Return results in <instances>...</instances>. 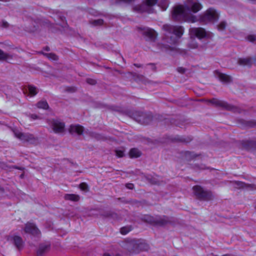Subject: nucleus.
<instances>
[{"instance_id":"f3484780","label":"nucleus","mask_w":256,"mask_h":256,"mask_svg":"<svg viewBox=\"0 0 256 256\" xmlns=\"http://www.w3.org/2000/svg\"><path fill=\"white\" fill-rule=\"evenodd\" d=\"M154 222L158 225L162 226H165L169 223H170L171 221L169 220V218L168 217L166 216H162L156 218Z\"/></svg>"},{"instance_id":"4c0bfd02","label":"nucleus","mask_w":256,"mask_h":256,"mask_svg":"<svg viewBox=\"0 0 256 256\" xmlns=\"http://www.w3.org/2000/svg\"><path fill=\"white\" fill-rule=\"evenodd\" d=\"M0 26L4 28H7L8 26V24L6 21H2Z\"/></svg>"},{"instance_id":"7ed1b4c3","label":"nucleus","mask_w":256,"mask_h":256,"mask_svg":"<svg viewBox=\"0 0 256 256\" xmlns=\"http://www.w3.org/2000/svg\"><path fill=\"white\" fill-rule=\"evenodd\" d=\"M148 245L142 240H132L126 244V248L130 252L138 253L148 250Z\"/></svg>"},{"instance_id":"79ce46f5","label":"nucleus","mask_w":256,"mask_h":256,"mask_svg":"<svg viewBox=\"0 0 256 256\" xmlns=\"http://www.w3.org/2000/svg\"><path fill=\"white\" fill-rule=\"evenodd\" d=\"M30 118L32 120H36V119L40 118L37 115H36L35 114H30Z\"/></svg>"},{"instance_id":"4468645a","label":"nucleus","mask_w":256,"mask_h":256,"mask_svg":"<svg viewBox=\"0 0 256 256\" xmlns=\"http://www.w3.org/2000/svg\"><path fill=\"white\" fill-rule=\"evenodd\" d=\"M142 31L144 36L149 38L150 40L154 41L156 37V32L148 28H139Z\"/></svg>"},{"instance_id":"603ef678","label":"nucleus","mask_w":256,"mask_h":256,"mask_svg":"<svg viewBox=\"0 0 256 256\" xmlns=\"http://www.w3.org/2000/svg\"><path fill=\"white\" fill-rule=\"evenodd\" d=\"M249 126H253V124H252V122H249Z\"/></svg>"},{"instance_id":"6e6552de","label":"nucleus","mask_w":256,"mask_h":256,"mask_svg":"<svg viewBox=\"0 0 256 256\" xmlns=\"http://www.w3.org/2000/svg\"><path fill=\"white\" fill-rule=\"evenodd\" d=\"M210 102L216 106L221 108H222L228 110H234L235 108L226 102L220 100L215 98L209 100Z\"/></svg>"},{"instance_id":"c03bdc74","label":"nucleus","mask_w":256,"mask_h":256,"mask_svg":"<svg viewBox=\"0 0 256 256\" xmlns=\"http://www.w3.org/2000/svg\"><path fill=\"white\" fill-rule=\"evenodd\" d=\"M148 64L152 66V69L153 70H156V66H154V64Z\"/></svg>"},{"instance_id":"aec40b11","label":"nucleus","mask_w":256,"mask_h":256,"mask_svg":"<svg viewBox=\"0 0 256 256\" xmlns=\"http://www.w3.org/2000/svg\"><path fill=\"white\" fill-rule=\"evenodd\" d=\"M242 146L246 149H250L254 148L256 146V142L255 141L251 140H246L242 142Z\"/></svg>"},{"instance_id":"ddd939ff","label":"nucleus","mask_w":256,"mask_h":256,"mask_svg":"<svg viewBox=\"0 0 256 256\" xmlns=\"http://www.w3.org/2000/svg\"><path fill=\"white\" fill-rule=\"evenodd\" d=\"M190 34L192 36H196L199 38H202L206 36V32L204 29L202 28H193L190 29Z\"/></svg>"},{"instance_id":"4be33fe9","label":"nucleus","mask_w":256,"mask_h":256,"mask_svg":"<svg viewBox=\"0 0 256 256\" xmlns=\"http://www.w3.org/2000/svg\"><path fill=\"white\" fill-rule=\"evenodd\" d=\"M130 158H138L140 156V152L136 148H133L130 150Z\"/></svg>"},{"instance_id":"f257e3e1","label":"nucleus","mask_w":256,"mask_h":256,"mask_svg":"<svg viewBox=\"0 0 256 256\" xmlns=\"http://www.w3.org/2000/svg\"><path fill=\"white\" fill-rule=\"evenodd\" d=\"M202 8V4L197 0H188L185 6L179 5L174 8L172 16L176 20L194 22L196 21V18L192 15L190 12L196 13Z\"/></svg>"},{"instance_id":"58836bf2","label":"nucleus","mask_w":256,"mask_h":256,"mask_svg":"<svg viewBox=\"0 0 256 256\" xmlns=\"http://www.w3.org/2000/svg\"><path fill=\"white\" fill-rule=\"evenodd\" d=\"M134 0H118V3H120V2H123L126 4H129L131 3L132 2H134Z\"/></svg>"},{"instance_id":"f03ea898","label":"nucleus","mask_w":256,"mask_h":256,"mask_svg":"<svg viewBox=\"0 0 256 256\" xmlns=\"http://www.w3.org/2000/svg\"><path fill=\"white\" fill-rule=\"evenodd\" d=\"M163 30L170 34H174L176 37L170 36L169 38H166V42L168 43L175 45L178 44V38L183 34L184 29L182 26H172L170 24H164L162 27Z\"/></svg>"},{"instance_id":"72a5a7b5","label":"nucleus","mask_w":256,"mask_h":256,"mask_svg":"<svg viewBox=\"0 0 256 256\" xmlns=\"http://www.w3.org/2000/svg\"><path fill=\"white\" fill-rule=\"evenodd\" d=\"M80 188L82 190H88V185L84 182L81 183L80 184Z\"/></svg>"},{"instance_id":"dca6fc26","label":"nucleus","mask_w":256,"mask_h":256,"mask_svg":"<svg viewBox=\"0 0 256 256\" xmlns=\"http://www.w3.org/2000/svg\"><path fill=\"white\" fill-rule=\"evenodd\" d=\"M84 127L80 125H71L69 128V132L72 134H82L84 132Z\"/></svg>"},{"instance_id":"2eb2a0df","label":"nucleus","mask_w":256,"mask_h":256,"mask_svg":"<svg viewBox=\"0 0 256 256\" xmlns=\"http://www.w3.org/2000/svg\"><path fill=\"white\" fill-rule=\"evenodd\" d=\"M214 74L222 82L228 84L232 81V77L230 76L222 73L218 70L214 72Z\"/></svg>"},{"instance_id":"c85d7f7f","label":"nucleus","mask_w":256,"mask_h":256,"mask_svg":"<svg viewBox=\"0 0 256 256\" xmlns=\"http://www.w3.org/2000/svg\"><path fill=\"white\" fill-rule=\"evenodd\" d=\"M226 26V22H221L218 24L217 25V28L218 30H224Z\"/></svg>"},{"instance_id":"0eeeda50","label":"nucleus","mask_w":256,"mask_h":256,"mask_svg":"<svg viewBox=\"0 0 256 256\" xmlns=\"http://www.w3.org/2000/svg\"><path fill=\"white\" fill-rule=\"evenodd\" d=\"M14 133L16 138L19 140L25 142H28L30 143H34L37 140L34 134L30 133H23L18 130H14Z\"/></svg>"},{"instance_id":"2f4dec72","label":"nucleus","mask_w":256,"mask_h":256,"mask_svg":"<svg viewBox=\"0 0 256 256\" xmlns=\"http://www.w3.org/2000/svg\"><path fill=\"white\" fill-rule=\"evenodd\" d=\"M158 176H156V178L155 177H148V179L150 182L152 184H158L159 180H158Z\"/></svg>"},{"instance_id":"9b49d317","label":"nucleus","mask_w":256,"mask_h":256,"mask_svg":"<svg viewBox=\"0 0 256 256\" xmlns=\"http://www.w3.org/2000/svg\"><path fill=\"white\" fill-rule=\"evenodd\" d=\"M7 240L12 243L18 250L22 249L23 247L24 242L20 236L10 235L8 236Z\"/></svg>"},{"instance_id":"39448f33","label":"nucleus","mask_w":256,"mask_h":256,"mask_svg":"<svg viewBox=\"0 0 256 256\" xmlns=\"http://www.w3.org/2000/svg\"><path fill=\"white\" fill-rule=\"evenodd\" d=\"M218 14L215 10L210 8L206 12L201 15L200 20L204 24L214 22L218 19Z\"/></svg>"},{"instance_id":"f8f14e48","label":"nucleus","mask_w":256,"mask_h":256,"mask_svg":"<svg viewBox=\"0 0 256 256\" xmlns=\"http://www.w3.org/2000/svg\"><path fill=\"white\" fill-rule=\"evenodd\" d=\"M26 233L31 234L35 236H39L40 235V232L38 228L32 223H27L24 228Z\"/></svg>"},{"instance_id":"412c9836","label":"nucleus","mask_w":256,"mask_h":256,"mask_svg":"<svg viewBox=\"0 0 256 256\" xmlns=\"http://www.w3.org/2000/svg\"><path fill=\"white\" fill-rule=\"evenodd\" d=\"M64 198L66 200L78 202L80 200V196L74 194H66L64 196Z\"/></svg>"},{"instance_id":"20e7f679","label":"nucleus","mask_w":256,"mask_h":256,"mask_svg":"<svg viewBox=\"0 0 256 256\" xmlns=\"http://www.w3.org/2000/svg\"><path fill=\"white\" fill-rule=\"evenodd\" d=\"M192 190L196 198L200 200L208 201L214 198V196L210 191L204 190L200 186H194Z\"/></svg>"},{"instance_id":"1a4fd4ad","label":"nucleus","mask_w":256,"mask_h":256,"mask_svg":"<svg viewBox=\"0 0 256 256\" xmlns=\"http://www.w3.org/2000/svg\"><path fill=\"white\" fill-rule=\"evenodd\" d=\"M49 124L56 133H62L64 130V124L57 120H52L49 121Z\"/></svg>"},{"instance_id":"37998d69","label":"nucleus","mask_w":256,"mask_h":256,"mask_svg":"<svg viewBox=\"0 0 256 256\" xmlns=\"http://www.w3.org/2000/svg\"><path fill=\"white\" fill-rule=\"evenodd\" d=\"M238 186H240V188H244L245 185V184L242 182H238Z\"/></svg>"},{"instance_id":"e433bc0d","label":"nucleus","mask_w":256,"mask_h":256,"mask_svg":"<svg viewBox=\"0 0 256 256\" xmlns=\"http://www.w3.org/2000/svg\"><path fill=\"white\" fill-rule=\"evenodd\" d=\"M114 215H115V214L112 213L110 212H106V214L104 215L105 217H113Z\"/></svg>"},{"instance_id":"a18cd8bd","label":"nucleus","mask_w":256,"mask_h":256,"mask_svg":"<svg viewBox=\"0 0 256 256\" xmlns=\"http://www.w3.org/2000/svg\"><path fill=\"white\" fill-rule=\"evenodd\" d=\"M134 65L137 68H142V64H134Z\"/></svg>"},{"instance_id":"7c9ffc66","label":"nucleus","mask_w":256,"mask_h":256,"mask_svg":"<svg viewBox=\"0 0 256 256\" xmlns=\"http://www.w3.org/2000/svg\"><path fill=\"white\" fill-rule=\"evenodd\" d=\"M160 46V48L162 50H174V47H172V46H171L169 45H166V46H164V45H160L159 46Z\"/></svg>"},{"instance_id":"5701e85b","label":"nucleus","mask_w":256,"mask_h":256,"mask_svg":"<svg viewBox=\"0 0 256 256\" xmlns=\"http://www.w3.org/2000/svg\"><path fill=\"white\" fill-rule=\"evenodd\" d=\"M40 53L44 54L45 56L50 60H58V56L54 53H44L43 52H40Z\"/></svg>"},{"instance_id":"9d476101","label":"nucleus","mask_w":256,"mask_h":256,"mask_svg":"<svg viewBox=\"0 0 256 256\" xmlns=\"http://www.w3.org/2000/svg\"><path fill=\"white\" fill-rule=\"evenodd\" d=\"M157 1L158 0H146L145 4H144L141 6H136L134 8V10L140 12H150L149 10H148L149 8L148 7L152 6L156 4Z\"/></svg>"},{"instance_id":"423d86ee","label":"nucleus","mask_w":256,"mask_h":256,"mask_svg":"<svg viewBox=\"0 0 256 256\" xmlns=\"http://www.w3.org/2000/svg\"><path fill=\"white\" fill-rule=\"evenodd\" d=\"M132 117L138 122L144 124H149L152 119V115L150 114H146L140 112H134Z\"/></svg>"},{"instance_id":"f704fd0d","label":"nucleus","mask_w":256,"mask_h":256,"mask_svg":"<svg viewBox=\"0 0 256 256\" xmlns=\"http://www.w3.org/2000/svg\"><path fill=\"white\" fill-rule=\"evenodd\" d=\"M86 81L87 83L91 85H94L96 83V82L95 80L90 78H87Z\"/></svg>"},{"instance_id":"de8ad7c7","label":"nucleus","mask_w":256,"mask_h":256,"mask_svg":"<svg viewBox=\"0 0 256 256\" xmlns=\"http://www.w3.org/2000/svg\"><path fill=\"white\" fill-rule=\"evenodd\" d=\"M44 50H46V51H50V48L48 46H46L44 48Z\"/></svg>"},{"instance_id":"393cba45","label":"nucleus","mask_w":256,"mask_h":256,"mask_svg":"<svg viewBox=\"0 0 256 256\" xmlns=\"http://www.w3.org/2000/svg\"><path fill=\"white\" fill-rule=\"evenodd\" d=\"M158 6L162 8V10H165L168 6V2L167 0H162L159 2Z\"/></svg>"},{"instance_id":"09e8293b","label":"nucleus","mask_w":256,"mask_h":256,"mask_svg":"<svg viewBox=\"0 0 256 256\" xmlns=\"http://www.w3.org/2000/svg\"><path fill=\"white\" fill-rule=\"evenodd\" d=\"M10 0H0V1H1V2H10Z\"/></svg>"},{"instance_id":"a19ab883","label":"nucleus","mask_w":256,"mask_h":256,"mask_svg":"<svg viewBox=\"0 0 256 256\" xmlns=\"http://www.w3.org/2000/svg\"><path fill=\"white\" fill-rule=\"evenodd\" d=\"M126 186L130 190L133 189L134 186L132 184H126Z\"/></svg>"},{"instance_id":"b1692460","label":"nucleus","mask_w":256,"mask_h":256,"mask_svg":"<svg viewBox=\"0 0 256 256\" xmlns=\"http://www.w3.org/2000/svg\"><path fill=\"white\" fill-rule=\"evenodd\" d=\"M37 107L39 108L48 109V104L46 100H42L38 102L36 104Z\"/></svg>"},{"instance_id":"c756f323","label":"nucleus","mask_w":256,"mask_h":256,"mask_svg":"<svg viewBox=\"0 0 256 256\" xmlns=\"http://www.w3.org/2000/svg\"><path fill=\"white\" fill-rule=\"evenodd\" d=\"M131 228L130 226H124L120 229V232L122 234H126L131 230Z\"/></svg>"},{"instance_id":"473e14b6","label":"nucleus","mask_w":256,"mask_h":256,"mask_svg":"<svg viewBox=\"0 0 256 256\" xmlns=\"http://www.w3.org/2000/svg\"><path fill=\"white\" fill-rule=\"evenodd\" d=\"M247 40L250 42H254L256 41V36L254 35H248L247 36Z\"/></svg>"},{"instance_id":"a211bd4d","label":"nucleus","mask_w":256,"mask_h":256,"mask_svg":"<svg viewBox=\"0 0 256 256\" xmlns=\"http://www.w3.org/2000/svg\"><path fill=\"white\" fill-rule=\"evenodd\" d=\"M238 64L240 66H250L252 64V60L250 57L240 58L238 59Z\"/></svg>"},{"instance_id":"3c124183","label":"nucleus","mask_w":256,"mask_h":256,"mask_svg":"<svg viewBox=\"0 0 256 256\" xmlns=\"http://www.w3.org/2000/svg\"><path fill=\"white\" fill-rule=\"evenodd\" d=\"M198 47V45L196 44H194L192 46V48H196Z\"/></svg>"},{"instance_id":"c9c22d12","label":"nucleus","mask_w":256,"mask_h":256,"mask_svg":"<svg viewBox=\"0 0 256 256\" xmlns=\"http://www.w3.org/2000/svg\"><path fill=\"white\" fill-rule=\"evenodd\" d=\"M116 156L119 158H121L124 156V151L122 150H116Z\"/></svg>"},{"instance_id":"8fccbe9b","label":"nucleus","mask_w":256,"mask_h":256,"mask_svg":"<svg viewBox=\"0 0 256 256\" xmlns=\"http://www.w3.org/2000/svg\"><path fill=\"white\" fill-rule=\"evenodd\" d=\"M234 106V108H236V109L234 110H232L233 112H240V111H238V108H236V107H235V106Z\"/></svg>"},{"instance_id":"cd10ccee","label":"nucleus","mask_w":256,"mask_h":256,"mask_svg":"<svg viewBox=\"0 0 256 256\" xmlns=\"http://www.w3.org/2000/svg\"><path fill=\"white\" fill-rule=\"evenodd\" d=\"M12 56L6 53H4L2 50H0V60H6L8 58H11Z\"/></svg>"},{"instance_id":"49530a36","label":"nucleus","mask_w":256,"mask_h":256,"mask_svg":"<svg viewBox=\"0 0 256 256\" xmlns=\"http://www.w3.org/2000/svg\"><path fill=\"white\" fill-rule=\"evenodd\" d=\"M60 18L62 22H64V20H65V18H64V16H60Z\"/></svg>"},{"instance_id":"ea45409f","label":"nucleus","mask_w":256,"mask_h":256,"mask_svg":"<svg viewBox=\"0 0 256 256\" xmlns=\"http://www.w3.org/2000/svg\"><path fill=\"white\" fill-rule=\"evenodd\" d=\"M177 70L180 74H184L186 72V69L182 67H179L177 68Z\"/></svg>"},{"instance_id":"6ab92c4d","label":"nucleus","mask_w":256,"mask_h":256,"mask_svg":"<svg viewBox=\"0 0 256 256\" xmlns=\"http://www.w3.org/2000/svg\"><path fill=\"white\" fill-rule=\"evenodd\" d=\"M50 249V245L41 244L37 250L38 256H42L43 254L48 252Z\"/></svg>"},{"instance_id":"a878e982","label":"nucleus","mask_w":256,"mask_h":256,"mask_svg":"<svg viewBox=\"0 0 256 256\" xmlns=\"http://www.w3.org/2000/svg\"><path fill=\"white\" fill-rule=\"evenodd\" d=\"M90 24L94 26H102L104 24V20L102 19L92 20L90 21Z\"/></svg>"},{"instance_id":"bb28decb","label":"nucleus","mask_w":256,"mask_h":256,"mask_svg":"<svg viewBox=\"0 0 256 256\" xmlns=\"http://www.w3.org/2000/svg\"><path fill=\"white\" fill-rule=\"evenodd\" d=\"M28 92L32 96H35L38 93V90L36 87L29 86H28Z\"/></svg>"}]
</instances>
